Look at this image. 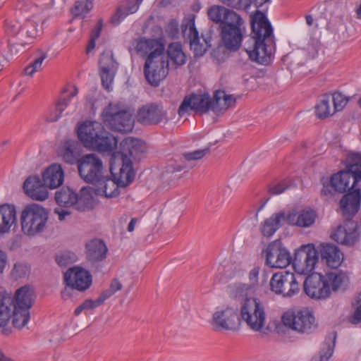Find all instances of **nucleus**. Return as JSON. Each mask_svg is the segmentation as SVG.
<instances>
[{"label":"nucleus","instance_id":"nucleus-1","mask_svg":"<svg viewBox=\"0 0 361 361\" xmlns=\"http://www.w3.org/2000/svg\"><path fill=\"white\" fill-rule=\"evenodd\" d=\"M254 36L245 44L250 59L262 65L271 61L274 50V37L271 23L264 14L257 12L252 19Z\"/></svg>","mask_w":361,"mask_h":361},{"label":"nucleus","instance_id":"nucleus-2","mask_svg":"<svg viewBox=\"0 0 361 361\" xmlns=\"http://www.w3.org/2000/svg\"><path fill=\"white\" fill-rule=\"evenodd\" d=\"M77 134L85 147L99 152L111 153L117 146V139L97 121H86L80 123Z\"/></svg>","mask_w":361,"mask_h":361},{"label":"nucleus","instance_id":"nucleus-3","mask_svg":"<svg viewBox=\"0 0 361 361\" xmlns=\"http://www.w3.org/2000/svg\"><path fill=\"white\" fill-rule=\"evenodd\" d=\"M18 11L25 17L22 23L20 45L30 44L42 33L38 27L39 23L42 21V10L30 1H23L18 4Z\"/></svg>","mask_w":361,"mask_h":361},{"label":"nucleus","instance_id":"nucleus-4","mask_svg":"<svg viewBox=\"0 0 361 361\" xmlns=\"http://www.w3.org/2000/svg\"><path fill=\"white\" fill-rule=\"evenodd\" d=\"M240 319L247 328L261 336L267 334V315L262 302L257 298H246L240 306Z\"/></svg>","mask_w":361,"mask_h":361},{"label":"nucleus","instance_id":"nucleus-5","mask_svg":"<svg viewBox=\"0 0 361 361\" xmlns=\"http://www.w3.org/2000/svg\"><path fill=\"white\" fill-rule=\"evenodd\" d=\"M49 212L42 206L32 203L25 206L20 213L22 232L28 236L42 233L47 226Z\"/></svg>","mask_w":361,"mask_h":361},{"label":"nucleus","instance_id":"nucleus-6","mask_svg":"<svg viewBox=\"0 0 361 361\" xmlns=\"http://www.w3.org/2000/svg\"><path fill=\"white\" fill-rule=\"evenodd\" d=\"M102 117L107 127L118 132H130L134 126L132 114L116 104H109L104 109Z\"/></svg>","mask_w":361,"mask_h":361},{"label":"nucleus","instance_id":"nucleus-7","mask_svg":"<svg viewBox=\"0 0 361 361\" xmlns=\"http://www.w3.org/2000/svg\"><path fill=\"white\" fill-rule=\"evenodd\" d=\"M246 24L239 14L220 28V36L224 47L231 51H238L246 34Z\"/></svg>","mask_w":361,"mask_h":361},{"label":"nucleus","instance_id":"nucleus-8","mask_svg":"<svg viewBox=\"0 0 361 361\" xmlns=\"http://www.w3.org/2000/svg\"><path fill=\"white\" fill-rule=\"evenodd\" d=\"M210 324L215 331H237L240 326L238 308L234 305H224L216 309Z\"/></svg>","mask_w":361,"mask_h":361},{"label":"nucleus","instance_id":"nucleus-9","mask_svg":"<svg viewBox=\"0 0 361 361\" xmlns=\"http://www.w3.org/2000/svg\"><path fill=\"white\" fill-rule=\"evenodd\" d=\"M281 319L286 326L300 333H310L317 327L314 317L306 308L296 312L288 311Z\"/></svg>","mask_w":361,"mask_h":361},{"label":"nucleus","instance_id":"nucleus-10","mask_svg":"<svg viewBox=\"0 0 361 361\" xmlns=\"http://www.w3.org/2000/svg\"><path fill=\"white\" fill-rule=\"evenodd\" d=\"M169 63L164 53L157 56H147L144 73L147 81L152 86L157 87L169 73Z\"/></svg>","mask_w":361,"mask_h":361},{"label":"nucleus","instance_id":"nucleus-11","mask_svg":"<svg viewBox=\"0 0 361 361\" xmlns=\"http://www.w3.org/2000/svg\"><path fill=\"white\" fill-rule=\"evenodd\" d=\"M319 260V252L313 244L301 245L295 252L293 261L294 270L299 274L312 272Z\"/></svg>","mask_w":361,"mask_h":361},{"label":"nucleus","instance_id":"nucleus-12","mask_svg":"<svg viewBox=\"0 0 361 361\" xmlns=\"http://www.w3.org/2000/svg\"><path fill=\"white\" fill-rule=\"evenodd\" d=\"M183 35L189 41L190 49L195 57L203 56L211 46L210 36L202 35L201 38L199 37L193 15L190 16L185 24L183 25Z\"/></svg>","mask_w":361,"mask_h":361},{"label":"nucleus","instance_id":"nucleus-13","mask_svg":"<svg viewBox=\"0 0 361 361\" xmlns=\"http://www.w3.org/2000/svg\"><path fill=\"white\" fill-rule=\"evenodd\" d=\"M78 169L85 182L93 184L102 177L104 170L102 161L94 154H85L79 159Z\"/></svg>","mask_w":361,"mask_h":361},{"label":"nucleus","instance_id":"nucleus-14","mask_svg":"<svg viewBox=\"0 0 361 361\" xmlns=\"http://www.w3.org/2000/svg\"><path fill=\"white\" fill-rule=\"evenodd\" d=\"M271 290L284 297H292L300 290L299 283L293 273L281 271L274 274L270 279Z\"/></svg>","mask_w":361,"mask_h":361},{"label":"nucleus","instance_id":"nucleus-15","mask_svg":"<svg viewBox=\"0 0 361 361\" xmlns=\"http://www.w3.org/2000/svg\"><path fill=\"white\" fill-rule=\"evenodd\" d=\"M263 252L265 254V264L271 268H286L292 261L289 251L280 240L270 243Z\"/></svg>","mask_w":361,"mask_h":361},{"label":"nucleus","instance_id":"nucleus-16","mask_svg":"<svg viewBox=\"0 0 361 361\" xmlns=\"http://www.w3.org/2000/svg\"><path fill=\"white\" fill-rule=\"evenodd\" d=\"M211 97L207 93L202 94H191L185 97L180 104L178 113L180 116L189 114L190 111L203 114L211 109Z\"/></svg>","mask_w":361,"mask_h":361},{"label":"nucleus","instance_id":"nucleus-17","mask_svg":"<svg viewBox=\"0 0 361 361\" xmlns=\"http://www.w3.org/2000/svg\"><path fill=\"white\" fill-rule=\"evenodd\" d=\"M305 293L311 298L324 300L328 298L329 287L325 281L324 275L313 273L305 279L303 283Z\"/></svg>","mask_w":361,"mask_h":361},{"label":"nucleus","instance_id":"nucleus-18","mask_svg":"<svg viewBox=\"0 0 361 361\" xmlns=\"http://www.w3.org/2000/svg\"><path fill=\"white\" fill-rule=\"evenodd\" d=\"M137 119L144 125L166 124L169 121L166 111L162 106L156 104H146L140 108Z\"/></svg>","mask_w":361,"mask_h":361},{"label":"nucleus","instance_id":"nucleus-19","mask_svg":"<svg viewBox=\"0 0 361 361\" xmlns=\"http://www.w3.org/2000/svg\"><path fill=\"white\" fill-rule=\"evenodd\" d=\"M99 64L102 85L105 89L109 90L117 69V64L114 59L112 52L104 51L101 54Z\"/></svg>","mask_w":361,"mask_h":361},{"label":"nucleus","instance_id":"nucleus-20","mask_svg":"<svg viewBox=\"0 0 361 361\" xmlns=\"http://www.w3.org/2000/svg\"><path fill=\"white\" fill-rule=\"evenodd\" d=\"M64 281L66 285L73 287L76 290L83 291L90 286L92 277L86 270L75 267L70 268L64 274Z\"/></svg>","mask_w":361,"mask_h":361},{"label":"nucleus","instance_id":"nucleus-21","mask_svg":"<svg viewBox=\"0 0 361 361\" xmlns=\"http://www.w3.org/2000/svg\"><path fill=\"white\" fill-rule=\"evenodd\" d=\"M25 193L33 200L42 202L49 197V192L39 177H28L23 183Z\"/></svg>","mask_w":361,"mask_h":361},{"label":"nucleus","instance_id":"nucleus-22","mask_svg":"<svg viewBox=\"0 0 361 361\" xmlns=\"http://www.w3.org/2000/svg\"><path fill=\"white\" fill-rule=\"evenodd\" d=\"M115 159L117 158L121 167L118 173H113L114 177L118 181V184L121 188H126L130 184L135 177V172L132 165V160L125 153L121 154V157L115 156Z\"/></svg>","mask_w":361,"mask_h":361},{"label":"nucleus","instance_id":"nucleus-23","mask_svg":"<svg viewBox=\"0 0 361 361\" xmlns=\"http://www.w3.org/2000/svg\"><path fill=\"white\" fill-rule=\"evenodd\" d=\"M321 259L328 267L338 268L343 260V255L340 249L331 243H323L319 246Z\"/></svg>","mask_w":361,"mask_h":361},{"label":"nucleus","instance_id":"nucleus-24","mask_svg":"<svg viewBox=\"0 0 361 361\" xmlns=\"http://www.w3.org/2000/svg\"><path fill=\"white\" fill-rule=\"evenodd\" d=\"M207 14L209 19L219 24L220 27L239 15L238 13L224 5H212L208 8Z\"/></svg>","mask_w":361,"mask_h":361},{"label":"nucleus","instance_id":"nucleus-25","mask_svg":"<svg viewBox=\"0 0 361 361\" xmlns=\"http://www.w3.org/2000/svg\"><path fill=\"white\" fill-rule=\"evenodd\" d=\"M107 247L103 240L94 238L85 244V254L87 260L92 263L103 261L106 257Z\"/></svg>","mask_w":361,"mask_h":361},{"label":"nucleus","instance_id":"nucleus-26","mask_svg":"<svg viewBox=\"0 0 361 361\" xmlns=\"http://www.w3.org/2000/svg\"><path fill=\"white\" fill-rule=\"evenodd\" d=\"M316 213L312 209H304L298 214L295 211L287 212V224L302 228L311 226L315 221Z\"/></svg>","mask_w":361,"mask_h":361},{"label":"nucleus","instance_id":"nucleus-27","mask_svg":"<svg viewBox=\"0 0 361 361\" xmlns=\"http://www.w3.org/2000/svg\"><path fill=\"white\" fill-rule=\"evenodd\" d=\"M283 222L287 223V213L283 211L274 213L261 224L260 232L264 237L269 238L283 225Z\"/></svg>","mask_w":361,"mask_h":361},{"label":"nucleus","instance_id":"nucleus-28","mask_svg":"<svg viewBox=\"0 0 361 361\" xmlns=\"http://www.w3.org/2000/svg\"><path fill=\"white\" fill-rule=\"evenodd\" d=\"M94 184L96 193L106 197L117 196L119 194V188H121L114 177L111 178L104 174Z\"/></svg>","mask_w":361,"mask_h":361},{"label":"nucleus","instance_id":"nucleus-29","mask_svg":"<svg viewBox=\"0 0 361 361\" xmlns=\"http://www.w3.org/2000/svg\"><path fill=\"white\" fill-rule=\"evenodd\" d=\"M17 221L16 210L13 205L3 204L0 206V238L10 232Z\"/></svg>","mask_w":361,"mask_h":361},{"label":"nucleus","instance_id":"nucleus-30","mask_svg":"<svg viewBox=\"0 0 361 361\" xmlns=\"http://www.w3.org/2000/svg\"><path fill=\"white\" fill-rule=\"evenodd\" d=\"M361 200V190L357 186L343 195L340 201L343 213L353 215L359 209Z\"/></svg>","mask_w":361,"mask_h":361},{"label":"nucleus","instance_id":"nucleus-31","mask_svg":"<svg viewBox=\"0 0 361 361\" xmlns=\"http://www.w3.org/2000/svg\"><path fill=\"white\" fill-rule=\"evenodd\" d=\"M135 49L138 54L157 56L164 53V45L156 39L140 38L137 41Z\"/></svg>","mask_w":361,"mask_h":361},{"label":"nucleus","instance_id":"nucleus-32","mask_svg":"<svg viewBox=\"0 0 361 361\" xmlns=\"http://www.w3.org/2000/svg\"><path fill=\"white\" fill-rule=\"evenodd\" d=\"M325 281L329 287V295L332 292L343 291L349 284V277L345 272L334 271L324 275Z\"/></svg>","mask_w":361,"mask_h":361},{"label":"nucleus","instance_id":"nucleus-33","mask_svg":"<svg viewBox=\"0 0 361 361\" xmlns=\"http://www.w3.org/2000/svg\"><path fill=\"white\" fill-rule=\"evenodd\" d=\"M235 98L228 94L224 90H216L214 93L213 99H211V110L215 114H221L228 108L235 105Z\"/></svg>","mask_w":361,"mask_h":361},{"label":"nucleus","instance_id":"nucleus-34","mask_svg":"<svg viewBox=\"0 0 361 361\" xmlns=\"http://www.w3.org/2000/svg\"><path fill=\"white\" fill-rule=\"evenodd\" d=\"M63 171L59 164H52L42 173V182L46 188L54 189L62 185L63 182Z\"/></svg>","mask_w":361,"mask_h":361},{"label":"nucleus","instance_id":"nucleus-35","mask_svg":"<svg viewBox=\"0 0 361 361\" xmlns=\"http://www.w3.org/2000/svg\"><path fill=\"white\" fill-rule=\"evenodd\" d=\"M331 183L334 190L342 193L351 190L357 186L356 178L348 171H341L331 176Z\"/></svg>","mask_w":361,"mask_h":361},{"label":"nucleus","instance_id":"nucleus-36","mask_svg":"<svg viewBox=\"0 0 361 361\" xmlns=\"http://www.w3.org/2000/svg\"><path fill=\"white\" fill-rule=\"evenodd\" d=\"M122 151L118 154V157L125 153L131 159V158L136 159L144 153L146 150L145 143L140 140L133 137H127L123 140L121 144Z\"/></svg>","mask_w":361,"mask_h":361},{"label":"nucleus","instance_id":"nucleus-37","mask_svg":"<svg viewBox=\"0 0 361 361\" xmlns=\"http://www.w3.org/2000/svg\"><path fill=\"white\" fill-rule=\"evenodd\" d=\"M14 299L9 293H0V327L6 326L16 310Z\"/></svg>","mask_w":361,"mask_h":361},{"label":"nucleus","instance_id":"nucleus-38","mask_svg":"<svg viewBox=\"0 0 361 361\" xmlns=\"http://www.w3.org/2000/svg\"><path fill=\"white\" fill-rule=\"evenodd\" d=\"M142 1V0H125L123 1L111 17V22L116 25L120 23L128 15L135 13Z\"/></svg>","mask_w":361,"mask_h":361},{"label":"nucleus","instance_id":"nucleus-39","mask_svg":"<svg viewBox=\"0 0 361 361\" xmlns=\"http://www.w3.org/2000/svg\"><path fill=\"white\" fill-rule=\"evenodd\" d=\"M12 297L16 308L29 311L34 301V291L30 287L25 286L18 289Z\"/></svg>","mask_w":361,"mask_h":361},{"label":"nucleus","instance_id":"nucleus-40","mask_svg":"<svg viewBox=\"0 0 361 361\" xmlns=\"http://www.w3.org/2000/svg\"><path fill=\"white\" fill-rule=\"evenodd\" d=\"M331 238L338 243L352 246L357 240L354 231H348L345 226H339L331 234Z\"/></svg>","mask_w":361,"mask_h":361},{"label":"nucleus","instance_id":"nucleus-41","mask_svg":"<svg viewBox=\"0 0 361 361\" xmlns=\"http://www.w3.org/2000/svg\"><path fill=\"white\" fill-rule=\"evenodd\" d=\"M55 200L59 206L69 207L77 202V193L70 188H63L56 192Z\"/></svg>","mask_w":361,"mask_h":361},{"label":"nucleus","instance_id":"nucleus-42","mask_svg":"<svg viewBox=\"0 0 361 361\" xmlns=\"http://www.w3.org/2000/svg\"><path fill=\"white\" fill-rule=\"evenodd\" d=\"M93 206L92 190L90 188H82L77 194V202L75 207L78 211L90 209Z\"/></svg>","mask_w":361,"mask_h":361},{"label":"nucleus","instance_id":"nucleus-43","mask_svg":"<svg viewBox=\"0 0 361 361\" xmlns=\"http://www.w3.org/2000/svg\"><path fill=\"white\" fill-rule=\"evenodd\" d=\"M167 55L173 63L179 67L186 62V56L183 51L182 46L179 42L171 43L167 49Z\"/></svg>","mask_w":361,"mask_h":361},{"label":"nucleus","instance_id":"nucleus-44","mask_svg":"<svg viewBox=\"0 0 361 361\" xmlns=\"http://www.w3.org/2000/svg\"><path fill=\"white\" fill-rule=\"evenodd\" d=\"M347 321L354 326L361 327V298L357 295L351 302Z\"/></svg>","mask_w":361,"mask_h":361},{"label":"nucleus","instance_id":"nucleus-45","mask_svg":"<svg viewBox=\"0 0 361 361\" xmlns=\"http://www.w3.org/2000/svg\"><path fill=\"white\" fill-rule=\"evenodd\" d=\"M331 96L324 95L315 106L316 116L319 118H325L335 114V111L330 105Z\"/></svg>","mask_w":361,"mask_h":361},{"label":"nucleus","instance_id":"nucleus-46","mask_svg":"<svg viewBox=\"0 0 361 361\" xmlns=\"http://www.w3.org/2000/svg\"><path fill=\"white\" fill-rule=\"evenodd\" d=\"M348 169L353 176L356 178V183L361 180V155L352 154L348 158Z\"/></svg>","mask_w":361,"mask_h":361},{"label":"nucleus","instance_id":"nucleus-47","mask_svg":"<svg viewBox=\"0 0 361 361\" xmlns=\"http://www.w3.org/2000/svg\"><path fill=\"white\" fill-rule=\"evenodd\" d=\"M13 326L18 329L23 328L30 319V312L27 310L16 308L11 317Z\"/></svg>","mask_w":361,"mask_h":361},{"label":"nucleus","instance_id":"nucleus-48","mask_svg":"<svg viewBox=\"0 0 361 361\" xmlns=\"http://www.w3.org/2000/svg\"><path fill=\"white\" fill-rule=\"evenodd\" d=\"M47 54L45 52L39 51L34 61L25 68V73L32 77L36 72L42 70V63L47 59Z\"/></svg>","mask_w":361,"mask_h":361},{"label":"nucleus","instance_id":"nucleus-49","mask_svg":"<svg viewBox=\"0 0 361 361\" xmlns=\"http://www.w3.org/2000/svg\"><path fill=\"white\" fill-rule=\"evenodd\" d=\"M61 156L64 161L68 164H73L78 163V153L75 150L73 143L66 142L61 151Z\"/></svg>","mask_w":361,"mask_h":361},{"label":"nucleus","instance_id":"nucleus-50","mask_svg":"<svg viewBox=\"0 0 361 361\" xmlns=\"http://www.w3.org/2000/svg\"><path fill=\"white\" fill-rule=\"evenodd\" d=\"M92 7L93 4L92 0L78 1L71 9V13L75 17L83 18L90 11L92 10Z\"/></svg>","mask_w":361,"mask_h":361},{"label":"nucleus","instance_id":"nucleus-51","mask_svg":"<svg viewBox=\"0 0 361 361\" xmlns=\"http://www.w3.org/2000/svg\"><path fill=\"white\" fill-rule=\"evenodd\" d=\"M252 290V285L246 283H236L229 287L231 295L236 298L247 297Z\"/></svg>","mask_w":361,"mask_h":361},{"label":"nucleus","instance_id":"nucleus-52","mask_svg":"<svg viewBox=\"0 0 361 361\" xmlns=\"http://www.w3.org/2000/svg\"><path fill=\"white\" fill-rule=\"evenodd\" d=\"M221 4L231 9L247 11L250 6V0H218Z\"/></svg>","mask_w":361,"mask_h":361},{"label":"nucleus","instance_id":"nucleus-53","mask_svg":"<svg viewBox=\"0 0 361 361\" xmlns=\"http://www.w3.org/2000/svg\"><path fill=\"white\" fill-rule=\"evenodd\" d=\"M22 31V23L16 19L8 20L6 23V32L8 35L18 36L20 42V32Z\"/></svg>","mask_w":361,"mask_h":361},{"label":"nucleus","instance_id":"nucleus-54","mask_svg":"<svg viewBox=\"0 0 361 361\" xmlns=\"http://www.w3.org/2000/svg\"><path fill=\"white\" fill-rule=\"evenodd\" d=\"M122 288V283L118 279H113L110 283L109 288L103 290L101 293L100 296L102 298L104 301H105L117 291L121 290Z\"/></svg>","mask_w":361,"mask_h":361},{"label":"nucleus","instance_id":"nucleus-55","mask_svg":"<svg viewBox=\"0 0 361 361\" xmlns=\"http://www.w3.org/2000/svg\"><path fill=\"white\" fill-rule=\"evenodd\" d=\"M331 102L334 104V110L336 111H341L347 104L348 99L340 92H335L331 97Z\"/></svg>","mask_w":361,"mask_h":361},{"label":"nucleus","instance_id":"nucleus-56","mask_svg":"<svg viewBox=\"0 0 361 361\" xmlns=\"http://www.w3.org/2000/svg\"><path fill=\"white\" fill-rule=\"evenodd\" d=\"M76 255L71 252L61 253L56 256V261L60 267H66L76 261Z\"/></svg>","mask_w":361,"mask_h":361},{"label":"nucleus","instance_id":"nucleus-57","mask_svg":"<svg viewBox=\"0 0 361 361\" xmlns=\"http://www.w3.org/2000/svg\"><path fill=\"white\" fill-rule=\"evenodd\" d=\"M334 345L328 344L319 351V355H314L311 361H328L332 355Z\"/></svg>","mask_w":361,"mask_h":361},{"label":"nucleus","instance_id":"nucleus-58","mask_svg":"<svg viewBox=\"0 0 361 361\" xmlns=\"http://www.w3.org/2000/svg\"><path fill=\"white\" fill-rule=\"evenodd\" d=\"M28 270L29 269L26 264L18 262L14 264L11 274L13 278L17 279L25 276Z\"/></svg>","mask_w":361,"mask_h":361},{"label":"nucleus","instance_id":"nucleus-59","mask_svg":"<svg viewBox=\"0 0 361 361\" xmlns=\"http://www.w3.org/2000/svg\"><path fill=\"white\" fill-rule=\"evenodd\" d=\"M289 188V183L286 180H282L272 184L269 187V193L272 195H280Z\"/></svg>","mask_w":361,"mask_h":361},{"label":"nucleus","instance_id":"nucleus-60","mask_svg":"<svg viewBox=\"0 0 361 361\" xmlns=\"http://www.w3.org/2000/svg\"><path fill=\"white\" fill-rule=\"evenodd\" d=\"M66 107V104L59 99L56 104L54 113L47 116V119L50 122L56 121Z\"/></svg>","mask_w":361,"mask_h":361},{"label":"nucleus","instance_id":"nucleus-61","mask_svg":"<svg viewBox=\"0 0 361 361\" xmlns=\"http://www.w3.org/2000/svg\"><path fill=\"white\" fill-rule=\"evenodd\" d=\"M209 152V148L198 149L191 152L185 153L183 157L187 161H195L202 159Z\"/></svg>","mask_w":361,"mask_h":361},{"label":"nucleus","instance_id":"nucleus-62","mask_svg":"<svg viewBox=\"0 0 361 361\" xmlns=\"http://www.w3.org/2000/svg\"><path fill=\"white\" fill-rule=\"evenodd\" d=\"M104 302V300L99 295V297L95 300H91V299L85 300L82 303V305L84 307V310L86 311V310H93V309L102 305Z\"/></svg>","mask_w":361,"mask_h":361},{"label":"nucleus","instance_id":"nucleus-63","mask_svg":"<svg viewBox=\"0 0 361 361\" xmlns=\"http://www.w3.org/2000/svg\"><path fill=\"white\" fill-rule=\"evenodd\" d=\"M101 26L97 25L92 31L90 39L89 40V42L87 46L86 51L87 53L91 51L95 47V40L99 37L100 31H101Z\"/></svg>","mask_w":361,"mask_h":361},{"label":"nucleus","instance_id":"nucleus-64","mask_svg":"<svg viewBox=\"0 0 361 361\" xmlns=\"http://www.w3.org/2000/svg\"><path fill=\"white\" fill-rule=\"evenodd\" d=\"M166 31L172 37L176 35L178 32V22L174 19L169 20L166 25Z\"/></svg>","mask_w":361,"mask_h":361}]
</instances>
